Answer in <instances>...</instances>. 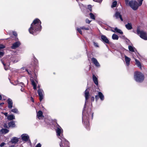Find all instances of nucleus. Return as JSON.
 Masks as SVG:
<instances>
[{
    "label": "nucleus",
    "instance_id": "obj_1",
    "mask_svg": "<svg viewBox=\"0 0 147 147\" xmlns=\"http://www.w3.org/2000/svg\"><path fill=\"white\" fill-rule=\"evenodd\" d=\"M89 90V89L87 88L84 92V96L85 98V103L84 106V110L82 111V122L84 123L86 128L88 130L90 129L89 127V120L92 119L93 114V113L90 112L89 113H87L86 115H84V109L86 108V103L87 102V100L89 98L90 95Z\"/></svg>",
    "mask_w": 147,
    "mask_h": 147
},
{
    "label": "nucleus",
    "instance_id": "obj_2",
    "mask_svg": "<svg viewBox=\"0 0 147 147\" xmlns=\"http://www.w3.org/2000/svg\"><path fill=\"white\" fill-rule=\"evenodd\" d=\"M41 22L38 19H35L31 24L28 30L30 33L36 35L38 33L42 28Z\"/></svg>",
    "mask_w": 147,
    "mask_h": 147
},
{
    "label": "nucleus",
    "instance_id": "obj_3",
    "mask_svg": "<svg viewBox=\"0 0 147 147\" xmlns=\"http://www.w3.org/2000/svg\"><path fill=\"white\" fill-rule=\"evenodd\" d=\"M143 1V0H138L139 3L138 4L136 1L131 0L129 1V5L133 10H136L138 8L139 6L142 5Z\"/></svg>",
    "mask_w": 147,
    "mask_h": 147
},
{
    "label": "nucleus",
    "instance_id": "obj_4",
    "mask_svg": "<svg viewBox=\"0 0 147 147\" xmlns=\"http://www.w3.org/2000/svg\"><path fill=\"white\" fill-rule=\"evenodd\" d=\"M134 79L135 80L138 82H142L144 80V76L142 73L136 71L134 73Z\"/></svg>",
    "mask_w": 147,
    "mask_h": 147
},
{
    "label": "nucleus",
    "instance_id": "obj_5",
    "mask_svg": "<svg viewBox=\"0 0 147 147\" xmlns=\"http://www.w3.org/2000/svg\"><path fill=\"white\" fill-rule=\"evenodd\" d=\"M137 34L138 35L140 34V36L142 38L145 40H147L146 33L143 31H140L139 28H137Z\"/></svg>",
    "mask_w": 147,
    "mask_h": 147
},
{
    "label": "nucleus",
    "instance_id": "obj_6",
    "mask_svg": "<svg viewBox=\"0 0 147 147\" xmlns=\"http://www.w3.org/2000/svg\"><path fill=\"white\" fill-rule=\"evenodd\" d=\"M37 92L39 97V100L41 101L44 98V91L42 89L39 88Z\"/></svg>",
    "mask_w": 147,
    "mask_h": 147
},
{
    "label": "nucleus",
    "instance_id": "obj_7",
    "mask_svg": "<svg viewBox=\"0 0 147 147\" xmlns=\"http://www.w3.org/2000/svg\"><path fill=\"white\" fill-rule=\"evenodd\" d=\"M113 17H115L116 19L118 20L119 19L121 21H123V20L122 18V16L121 14L118 11H116L114 15H113Z\"/></svg>",
    "mask_w": 147,
    "mask_h": 147
},
{
    "label": "nucleus",
    "instance_id": "obj_8",
    "mask_svg": "<svg viewBox=\"0 0 147 147\" xmlns=\"http://www.w3.org/2000/svg\"><path fill=\"white\" fill-rule=\"evenodd\" d=\"M20 41H18L13 43L11 47V48L13 49H14L18 47L21 45Z\"/></svg>",
    "mask_w": 147,
    "mask_h": 147
},
{
    "label": "nucleus",
    "instance_id": "obj_9",
    "mask_svg": "<svg viewBox=\"0 0 147 147\" xmlns=\"http://www.w3.org/2000/svg\"><path fill=\"white\" fill-rule=\"evenodd\" d=\"M21 138L23 141L26 142L29 139V137L27 134H23L21 135Z\"/></svg>",
    "mask_w": 147,
    "mask_h": 147
},
{
    "label": "nucleus",
    "instance_id": "obj_10",
    "mask_svg": "<svg viewBox=\"0 0 147 147\" xmlns=\"http://www.w3.org/2000/svg\"><path fill=\"white\" fill-rule=\"evenodd\" d=\"M91 60L92 63L96 67H100V65L96 58L93 57L92 58Z\"/></svg>",
    "mask_w": 147,
    "mask_h": 147
},
{
    "label": "nucleus",
    "instance_id": "obj_11",
    "mask_svg": "<svg viewBox=\"0 0 147 147\" xmlns=\"http://www.w3.org/2000/svg\"><path fill=\"white\" fill-rule=\"evenodd\" d=\"M7 102L8 104V108L9 109H11L13 107V101L11 99L9 98L7 100Z\"/></svg>",
    "mask_w": 147,
    "mask_h": 147
},
{
    "label": "nucleus",
    "instance_id": "obj_12",
    "mask_svg": "<svg viewBox=\"0 0 147 147\" xmlns=\"http://www.w3.org/2000/svg\"><path fill=\"white\" fill-rule=\"evenodd\" d=\"M133 57L134 58L136 61V64L137 65V66L139 67L141 69V65L140 62L139 61L137 60L136 59L134 58L135 55L134 53L132 54Z\"/></svg>",
    "mask_w": 147,
    "mask_h": 147
},
{
    "label": "nucleus",
    "instance_id": "obj_13",
    "mask_svg": "<svg viewBox=\"0 0 147 147\" xmlns=\"http://www.w3.org/2000/svg\"><path fill=\"white\" fill-rule=\"evenodd\" d=\"M19 141L18 138L16 137H13L11 139L9 142H11L12 144H16Z\"/></svg>",
    "mask_w": 147,
    "mask_h": 147
},
{
    "label": "nucleus",
    "instance_id": "obj_14",
    "mask_svg": "<svg viewBox=\"0 0 147 147\" xmlns=\"http://www.w3.org/2000/svg\"><path fill=\"white\" fill-rule=\"evenodd\" d=\"M20 60V58H18L16 57H11L10 60L13 63H14L18 62Z\"/></svg>",
    "mask_w": 147,
    "mask_h": 147
},
{
    "label": "nucleus",
    "instance_id": "obj_15",
    "mask_svg": "<svg viewBox=\"0 0 147 147\" xmlns=\"http://www.w3.org/2000/svg\"><path fill=\"white\" fill-rule=\"evenodd\" d=\"M56 131L57 134V136H60L61 133L62 131V129L61 127L59 125H58V127H57Z\"/></svg>",
    "mask_w": 147,
    "mask_h": 147
},
{
    "label": "nucleus",
    "instance_id": "obj_16",
    "mask_svg": "<svg viewBox=\"0 0 147 147\" xmlns=\"http://www.w3.org/2000/svg\"><path fill=\"white\" fill-rule=\"evenodd\" d=\"M128 49L130 51L134 53H135V54L137 56H138V53L137 51L136 52L135 51V48L133 47L131 45H129L128 46Z\"/></svg>",
    "mask_w": 147,
    "mask_h": 147
},
{
    "label": "nucleus",
    "instance_id": "obj_17",
    "mask_svg": "<svg viewBox=\"0 0 147 147\" xmlns=\"http://www.w3.org/2000/svg\"><path fill=\"white\" fill-rule=\"evenodd\" d=\"M125 60L127 66H129V65L130 62L131 60V59L129 57H127L126 55H125Z\"/></svg>",
    "mask_w": 147,
    "mask_h": 147
},
{
    "label": "nucleus",
    "instance_id": "obj_18",
    "mask_svg": "<svg viewBox=\"0 0 147 147\" xmlns=\"http://www.w3.org/2000/svg\"><path fill=\"white\" fill-rule=\"evenodd\" d=\"M2 63H3V65L4 66V68L5 70H7L9 69V65H10L9 63H7L5 64L4 62H3V61L1 60Z\"/></svg>",
    "mask_w": 147,
    "mask_h": 147
},
{
    "label": "nucleus",
    "instance_id": "obj_19",
    "mask_svg": "<svg viewBox=\"0 0 147 147\" xmlns=\"http://www.w3.org/2000/svg\"><path fill=\"white\" fill-rule=\"evenodd\" d=\"M101 38L102 41L107 43H109V41L107 37L104 35H102Z\"/></svg>",
    "mask_w": 147,
    "mask_h": 147
},
{
    "label": "nucleus",
    "instance_id": "obj_20",
    "mask_svg": "<svg viewBox=\"0 0 147 147\" xmlns=\"http://www.w3.org/2000/svg\"><path fill=\"white\" fill-rule=\"evenodd\" d=\"M30 80L33 86V89L34 90H36V83L33 80V77L31 78Z\"/></svg>",
    "mask_w": 147,
    "mask_h": 147
},
{
    "label": "nucleus",
    "instance_id": "obj_21",
    "mask_svg": "<svg viewBox=\"0 0 147 147\" xmlns=\"http://www.w3.org/2000/svg\"><path fill=\"white\" fill-rule=\"evenodd\" d=\"M92 79L93 82L97 86L98 85V79L93 74L92 76Z\"/></svg>",
    "mask_w": 147,
    "mask_h": 147
},
{
    "label": "nucleus",
    "instance_id": "obj_22",
    "mask_svg": "<svg viewBox=\"0 0 147 147\" xmlns=\"http://www.w3.org/2000/svg\"><path fill=\"white\" fill-rule=\"evenodd\" d=\"M9 131V130L6 129H2L0 130V134H5L8 133Z\"/></svg>",
    "mask_w": 147,
    "mask_h": 147
},
{
    "label": "nucleus",
    "instance_id": "obj_23",
    "mask_svg": "<svg viewBox=\"0 0 147 147\" xmlns=\"http://www.w3.org/2000/svg\"><path fill=\"white\" fill-rule=\"evenodd\" d=\"M37 116L39 119L42 117V112L41 111H39L37 114Z\"/></svg>",
    "mask_w": 147,
    "mask_h": 147
},
{
    "label": "nucleus",
    "instance_id": "obj_24",
    "mask_svg": "<svg viewBox=\"0 0 147 147\" xmlns=\"http://www.w3.org/2000/svg\"><path fill=\"white\" fill-rule=\"evenodd\" d=\"M9 127H13L15 126V122L14 121H12L9 122L8 123Z\"/></svg>",
    "mask_w": 147,
    "mask_h": 147
},
{
    "label": "nucleus",
    "instance_id": "obj_25",
    "mask_svg": "<svg viewBox=\"0 0 147 147\" xmlns=\"http://www.w3.org/2000/svg\"><path fill=\"white\" fill-rule=\"evenodd\" d=\"M98 96L101 101H103L104 99V96L102 93L99 92H98Z\"/></svg>",
    "mask_w": 147,
    "mask_h": 147
},
{
    "label": "nucleus",
    "instance_id": "obj_26",
    "mask_svg": "<svg viewBox=\"0 0 147 147\" xmlns=\"http://www.w3.org/2000/svg\"><path fill=\"white\" fill-rule=\"evenodd\" d=\"M125 26L126 28L128 30H131L132 28V24L131 23H128L127 24L125 25Z\"/></svg>",
    "mask_w": 147,
    "mask_h": 147
},
{
    "label": "nucleus",
    "instance_id": "obj_27",
    "mask_svg": "<svg viewBox=\"0 0 147 147\" xmlns=\"http://www.w3.org/2000/svg\"><path fill=\"white\" fill-rule=\"evenodd\" d=\"M58 137L61 140V142H65L66 143H68V141L66 139L64 138L62 135H60V136H58Z\"/></svg>",
    "mask_w": 147,
    "mask_h": 147
},
{
    "label": "nucleus",
    "instance_id": "obj_28",
    "mask_svg": "<svg viewBox=\"0 0 147 147\" xmlns=\"http://www.w3.org/2000/svg\"><path fill=\"white\" fill-rule=\"evenodd\" d=\"M7 119L9 120H11L15 119V117L13 115L11 114L8 115Z\"/></svg>",
    "mask_w": 147,
    "mask_h": 147
},
{
    "label": "nucleus",
    "instance_id": "obj_29",
    "mask_svg": "<svg viewBox=\"0 0 147 147\" xmlns=\"http://www.w3.org/2000/svg\"><path fill=\"white\" fill-rule=\"evenodd\" d=\"M119 38V37L117 35L115 34H114L112 36V38L113 40H117Z\"/></svg>",
    "mask_w": 147,
    "mask_h": 147
},
{
    "label": "nucleus",
    "instance_id": "obj_30",
    "mask_svg": "<svg viewBox=\"0 0 147 147\" xmlns=\"http://www.w3.org/2000/svg\"><path fill=\"white\" fill-rule=\"evenodd\" d=\"M115 32L119 33L121 34H123V32L120 29L117 28H115Z\"/></svg>",
    "mask_w": 147,
    "mask_h": 147
},
{
    "label": "nucleus",
    "instance_id": "obj_31",
    "mask_svg": "<svg viewBox=\"0 0 147 147\" xmlns=\"http://www.w3.org/2000/svg\"><path fill=\"white\" fill-rule=\"evenodd\" d=\"M81 28L82 30H88L90 29L89 27L86 26H82L81 27Z\"/></svg>",
    "mask_w": 147,
    "mask_h": 147
},
{
    "label": "nucleus",
    "instance_id": "obj_32",
    "mask_svg": "<svg viewBox=\"0 0 147 147\" xmlns=\"http://www.w3.org/2000/svg\"><path fill=\"white\" fill-rule=\"evenodd\" d=\"M89 16L90 18L92 20H95V19L94 15L93 13H89Z\"/></svg>",
    "mask_w": 147,
    "mask_h": 147
},
{
    "label": "nucleus",
    "instance_id": "obj_33",
    "mask_svg": "<svg viewBox=\"0 0 147 147\" xmlns=\"http://www.w3.org/2000/svg\"><path fill=\"white\" fill-rule=\"evenodd\" d=\"M117 2L116 1H114L113 2L112 5L111 6V7L112 8H113L114 7H115L117 5Z\"/></svg>",
    "mask_w": 147,
    "mask_h": 147
},
{
    "label": "nucleus",
    "instance_id": "obj_34",
    "mask_svg": "<svg viewBox=\"0 0 147 147\" xmlns=\"http://www.w3.org/2000/svg\"><path fill=\"white\" fill-rule=\"evenodd\" d=\"M11 112L16 113H18V111L17 109L15 108L11 110Z\"/></svg>",
    "mask_w": 147,
    "mask_h": 147
},
{
    "label": "nucleus",
    "instance_id": "obj_35",
    "mask_svg": "<svg viewBox=\"0 0 147 147\" xmlns=\"http://www.w3.org/2000/svg\"><path fill=\"white\" fill-rule=\"evenodd\" d=\"M81 30H82L81 28V27H80V28H76V30H77V31L81 34H82V32Z\"/></svg>",
    "mask_w": 147,
    "mask_h": 147
},
{
    "label": "nucleus",
    "instance_id": "obj_36",
    "mask_svg": "<svg viewBox=\"0 0 147 147\" xmlns=\"http://www.w3.org/2000/svg\"><path fill=\"white\" fill-rule=\"evenodd\" d=\"M88 9L90 11H92V6L90 5H88Z\"/></svg>",
    "mask_w": 147,
    "mask_h": 147
},
{
    "label": "nucleus",
    "instance_id": "obj_37",
    "mask_svg": "<svg viewBox=\"0 0 147 147\" xmlns=\"http://www.w3.org/2000/svg\"><path fill=\"white\" fill-rule=\"evenodd\" d=\"M93 44L94 46L96 47H99V46L98 45V44L96 42H93Z\"/></svg>",
    "mask_w": 147,
    "mask_h": 147
},
{
    "label": "nucleus",
    "instance_id": "obj_38",
    "mask_svg": "<svg viewBox=\"0 0 147 147\" xmlns=\"http://www.w3.org/2000/svg\"><path fill=\"white\" fill-rule=\"evenodd\" d=\"M91 22V21L89 20L87 18L86 20V22L87 23L89 24Z\"/></svg>",
    "mask_w": 147,
    "mask_h": 147
},
{
    "label": "nucleus",
    "instance_id": "obj_39",
    "mask_svg": "<svg viewBox=\"0 0 147 147\" xmlns=\"http://www.w3.org/2000/svg\"><path fill=\"white\" fill-rule=\"evenodd\" d=\"M99 97L98 96V95H96L95 96V100L96 101H97L98 100L99 98Z\"/></svg>",
    "mask_w": 147,
    "mask_h": 147
},
{
    "label": "nucleus",
    "instance_id": "obj_40",
    "mask_svg": "<svg viewBox=\"0 0 147 147\" xmlns=\"http://www.w3.org/2000/svg\"><path fill=\"white\" fill-rule=\"evenodd\" d=\"M5 144L4 142H2V143H1V144H0V146L1 147H3V146H4Z\"/></svg>",
    "mask_w": 147,
    "mask_h": 147
},
{
    "label": "nucleus",
    "instance_id": "obj_41",
    "mask_svg": "<svg viewBox=\"0 0 147 147\" xmlns=\"http://www.w3.org/2000/svg\"><path fill=\"white\" fill-rule=\"evenodd\" d=\"M41 145L40 143H38L36 146L35 147H41Z\"/></svg>",
    "mask_w": 147,
    "mask_h": 147
},
{
    "label": "nucleus",
    "instance_id": "obj_42",
    "mask_svg": "<svg viewBox=\"0 0 147 147\" xmlns=\"http://www.w3.org/2000/svg\"><path fill=\"white\" fill-rule=\"evenodd\" d=\"M94 1L96 2H97L99 3H101L102 1V0H93Z\"/></svg>",
    "mask_w": 147,
    "mask_h": 147
},
{
    "label": "nucleus",
    "instance_id": "obj_43",
    "mask_svg": "<svg viewBox=\"0 0 147 147\" xmlns=\"http://www.w3.org/2000/svg\"><path fill=\"white\" fill-rule=\"evenodd\" d=\"M13 35L16 36H17V34L16 32H15V31L13 32Z\"/></svg>",
    "mask_w": 147,
    "mask_h": 147
},
{
    "label": "nucleus",
    "instance_id": "obj_44",
    "mask_svg": "<svg viewBox=\"0 0 147 147\" xmlns=\"http://www.w3.org/2000/svg\"><path fill=\"white\" fill-rule=\"evenodd\" d=\"M3 126H4V127L5 128H9V127H8L7 124H4Z\"/></svg>",
    "mask_w": 147,
    "mask_h": 147
},
{
    "label": "nucleus",
    "instance_id": "obj_45",
    "mask_svg": "<svg viewBox=\"0 0 147 147\" xmlns=\"http://www.w3.org/2000/svg\"><path fill=\"white\" fill-rule=\"evenodd\" d=\"M19 84L22 87L24 85V84L22 82H20V83H19Z\"/></svg>",
    "mask_w": 147,
    "mask_h": 147
},
{
    "label": "nucleus",
    "instance_id": "obj_46",
    "mask_svg": "<svg viewBox=\"0 0 147 147\" xmlns=\"http://www.w3.org/2000/svg\"><path fill=\"white\" fill-rule=\"evenodd\" d=\"M63 142H61H61L59 143V145L60 146V147H62V146H63Z\"/></svg>",
    "mask_w": 147,
    "mask_h": 147
},
{
    "label": "nucleus",
    "instance_id": "obj_47",
    "mask_svg": "<svg viewBox=\"0 0 147 147\" xmlns=\"http://www.w3.org/2000/svg\"><path fill=\"white\" fill-rule=\"evenodd\" d=\"M91 101L92 102L94 101V96H92L91 98Z\"/></svg>",
    "mask_w": 147,
    "mask_h": 147
},
{
    "label": "nucleus",
    "instance_id": "obj_48",
    "mask_svg": "<svg viewBox=\"0 0 147 147\" xmlns=\"http://www.w3.org/2000/svg\"><path fill=\"white\" fill-rule=\"evenodd\" d=\"M21 90L22 92H24L25 93H26V92L25 91V89L24 88H21Z\"/></svg>",
    "mask_w": 147,
    "mask_h": 147
},
{
    "label": "nucleus",
    "instance_id": "obj_49",
    "mask_svg": "<svg viewBox=\"0 0 147 147\" xmlns=\"http://www.w3.org/2000/svg\"><path fill=\"white\" fill-rule=\"evenodd\" d=\"M25 70H26V71L28 72V74H31V72L30 71H29L27 69H26Z\"/></svg>",
    "mask_w": 147,
    "mask_h": 147
},
{
    "label": "nucleus",
    "instance_id": "obj_50",
    "mask_svg": "<svg viewBox=\"0 0 147 147\" xmlns=\"http://www.w3.org/2000/svg\"><path fill=\"white\" fill-rule=\"evenodd\" d=\"M129 0H125V3L127 5L128 4H129Z\"/></svg>",
    "mask_w": 147,
    "mask_h": 147
},
{
    "label": "nucleus",
    "instance_id": "obj_51",
    "mask_svg": "<svg viewBox=\"0 0 147 147\" xmlns=\"http://www.w3.org/2000/svg\"><path fill=\"white\" fill-rule=\"evenodd\" d=\"M4 114L6 117H7V116H8L7 115L8 114H7V113H4Z\"/></svg>",
    "mask_w": 147,
    "mask_h": 147
},
{
    "label": "nucleus",
    "instance_id": "obj_52",
    "mask_svg": "<svg viewBox=\"0 0 147 147\" xmlns=\"http://www.w3.org/2000/svg\"><path fill=\"white\" fill-rule=\"evenodd\" d=\"M4 104V102H1L0 103V107H1L2 105Z\"/></svg>",
    "mask_w": 147,
    "mask_h": 147
},
{
    "label": "nucleus",
    "instance_id": "obj_53",
    "mask_svg": "<svg viewBox=\"0 0 147 147\" xmlns=\"http://www.w3.org/2000/svg\"><path fill=\"white\" fill-rule=\"evenodd\" d=\"M9 147H15V145L13 144V145H10L9 146Z\"/></svg>",
    "mask_w": 147,
    "mask_h": 147
},
{
    "label": "nucleus",
    "instance_id": "obj_54",
    "mask_svg": "<svg viewBox=\"0 0 147 147\" xmlns=\"http://www.w3.org/2000/svg\"><path fill=\"white\" fill-rule=\"evenodd\" d=\"M126 42L128 43V42H129V40H128V39H127L126 40Z\"/></svg>",
    "mask_w": 147,
    "mask_h": 147
},
{
    "label": "nucleus",
    "instance_id": "obj_55",
    "mask_svg": "<svg viewBox=\"0 0 147 147\" xmlns=\"http://www.w3.org/2000/svg\"><path fill=\"white\" fill-rule=\"evenodd\" d=\"M25 69V68L24 67H22L21 68V69L22 70H24Z\"/></svg>",
    "mask_w": 147,
    "mask_h": 147
},
{
    "label": "nucleus",
    "instance_id": "obj_56",
    "mask_svg": "<svg viewBox=\"0 0 147 147\" xmlns=\"http://www.w3.org/2000/svg\"><path fill=\"white\" fill-rule=\"evenodd\" d=\"M2 99V96H1L0 94V100H1Z\"/></svg>",
    "mask_w": 147,
    "mask_h": 147
},
{
    "label": "nucleus",
    "instance_id": "obj_57",
    "mask_svg": "<svg viewBox=\"0 0 147 147\" xmlns=\"http://www.w3.org/2000/svg\"><path fill=\"white\" fill-rule=\"evenodd\" d=\"M31 98H32V99H31V100H32V101L33 102H34V100H33V98L32 97H31Z\"/></svg>",
    "mask_w": 147,
    "mask_h": 147
}]
</instances>
